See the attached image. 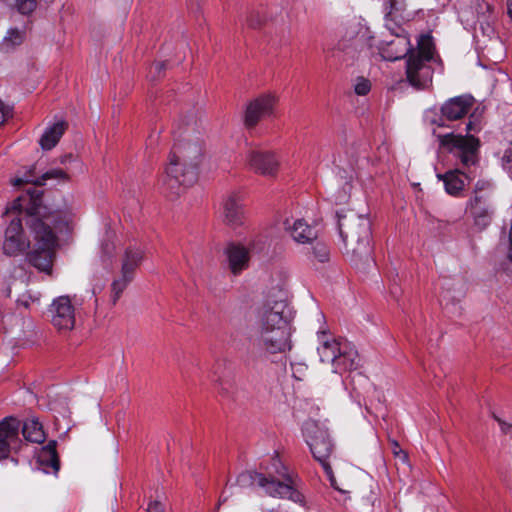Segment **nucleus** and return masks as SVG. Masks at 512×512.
Instances as JSON below:
<instances>
[{"label": "nucleus", "mask_w": 512, "mask_h": 512, "mask_svg": "<svg viewBox=\"0 0 512 512\" xmlns=\"http://www.w3.org/2000/svg\"><path fill=\"white\" fill-rule=\"evenodd\" d=\"M61 219L62 213L54 204L52 194L34 189V268L49 276L58 247L54 228Z\"/></svg>", "instance_id": "1"}, {"label": "nucleus", "mask_w": 512, "mask_h": 512, "mask_svg": "<svg viewBox=\"0 0 512 512\" xmlns=\"http://www.w3.org/2000/svg\"><path fill=\"white\" fill-rule=\"evenodd\" d=\"M202 157L203 148L200 141L185 138L175 143L165 174L161 178L163 192L167 196H178L183 187L192 185L197 180Z\"/></svg>", "instance_id": "2"}, {"label": "nucleus", "mask_w": 512, "mask_h": 512, "mask_svg": "<svg viewBox=\"0 0 512 512\" xmlns=\"http://www.w3.org/2000/svg\"><path fill=\"white\" fill-rule=\"evenodd\" d=\"M339 233L344 243L345 253L351 261L370 263L372 257L371 222L367 216L353 211L337 212Z\"/></svg>", "instance_id": "3"}, {"label": "nucleus", "mask_w": 512, "mask_h": 512, "mask_svg": "<svg viewBox=\"0 0 512 512\" xmlns=\"http://www.w3.org/2000/svg\"><path fill=\"white\" fill-rule=\"evenodd\" d=\"M273 472L267 475L255 471H244L237 477V484L242 488L261 487L271 497L287 498L301 502L302 495L295 487V480L287 467L276 456L272 459Z\"/></svg>", "instance_id": "4"}, {"label": "nucleus", "mask_w": 512, "mask_h": 512, "mask_svg": "<svg viewBox=\"0 0 512 512\" xmlns=\"http://www.w3.org/2000/svg\"><path fill=\"white\" fill-rule=\"evenodd\" d=\"M16 213L5 232L3 243L4 253L10 256H17L25 253L30 247L29 239L23 233L22 222L27 227H32V192L30 189L25 194L18 196L6 213Z\"/></svg>", "instance_id": "5"}, {"label": "nucleus", "mask_w": 512, "mask_h": 512, "mask_svg": "<svg viewBox=\"0 0 512 512\" xmlns=\"http://www.w3.org/2000/svg\"><path fill=\"white\" fill-rule=\"evenodd\" d=\"M435 46L432 36L420 35L417 48L406 59L405 80L415 90L423 91L432 87L434 69L431 61L434 57Z\"/></svg>", "instance_id": "6"}, {"label": "nucleus", "mask_w": 512, "mask_h": 512, "mask_svg": "<svg viewBox=\"0 0 512 512\" xmlns=\"http://www.w3.org/2000/svg\"><path fill=\"white\" fill-rule=\"evenodd\" d=\"M303 434L313 457L322 465L331 486L336 490L342 491L341 488L338 487L332 468L328 463V458L334 448L328 430L320 427L314 421H309L304 424Z\"/></svg>", "instance_id": "7"}, {"label": "nucleus", "mask_w": 512, "mask_h": 512, "mask_svg": "<svg viewBox=\"0 0 512 512\" xmlns=\"http://www.w3.org/2000/svg\"><path fill=\"white\" fill-rule=\"evenodd\" d=\"M439 142L457 158L464 168L470 169L479 162L480 141L473 135L447 133L439 135Z\"/></svg>", "instance_id": "8"}, {"label": "nucleus", "mask_w": 512, "mask_h": 512, "mask_svg": "<svg viewBox=\"0 0 512 512\" xmlns=\"http://www.w3.org/2000/svg\"><path fill=\"white\" fill-rule=\"evenodd\" d=\"M291 311L285 300L268 298L256 313L258 329H290Z\"/></svg>", "instance_id": "9"}, {"label": "nucleus", "mask_w": 512, "mask_h": 512, "mask_svg": "<svg viewBox=\"0 0 512 512\" xmlns=\"http://www.w3.org/2000/svg\"><path fill=\"white\" fill-rule=\"evenodd\" d=\"M290 329H258L255 344L269 354L285 353L291 350Z\"/></svg>", "instance_id": "10"}, {"label": "nucleus", "mask_w": 512, "mask_h": 512, "mask_svg": "<svg viewBox=\"0 0 512 512\" xmlns=\"http://www.w3.org/2000/svg\"><path fill=\"white\" fill-rule=\"evenodd\" d=\"M51 323L60 332L71 331L75 327V307L68 295L55 298L49 308Z\"/></svg>", "instance_id": "11"}, {"label": "nucleus", "mask_w": 512, "mask_h": 512, "mask_svg": "<svg viewBox=\"0 0 512 512\" xmlns=\"http://www.w3.org/2000/svg\"><path fill=\"white\" fill-rule=\"evenodd\" d=\"M249 168L256 174L265 177H275L280 167V161L273 151L252 149L246 156Z\"/></svg>", "instance_id": "12"}, {"label": "nucleus", "mask_w": 512, "mask_h": 512, "mask_svg": "<svg viewBox=\"0 0 512 512\" xmlns=\"http://www.w3.org/2000/svg\"><path fill=\"white\" fill-rule=\"evenodd\" d=\"M466 211L479 230L486 229L492 222L495 206L490 196H471L466 204Z\"/></svg>", "instance_id": "13"}, {"label": "nucleus", "mask_w": 512, "mask_h": 512, "mask_svg": "<svg viewBox=\"0 0 512 512\" xmlns=\"http://www.w3.org/2000/svg\"><path fill=\"white\" fill-rule=\"evenodd\" d=\"M20 427L21 422L12 416L0 422V460L7 458L12 450L20 447Z\"/></svg>", "instance_id": "14"}, {"label": "nucleus", "mask_w": 512, "mask_h": 512, "mask_svg": "<svg viewBox=\"0 0 512 512\" xmlns=\"http://www.w3.org/2000/svg\"><path fill=\"white\" fill-rule=\"evenodd\" d=\"M275 103L276 98L271 94L261 95L249 102L244 115L245 126L252 128L256 126L263 117L272 114Z\"/></svg>", "instance_id": "15"}, {"label": "nucleus", "mask_w": 512, "mask_h": 512, "mask_svg": "<svg viewBox=\"0 0 512 512\" xmlns=\"http://www.w3.org/2000/svg\"><path fill=\"white\" fill-rule=\"evenodd\" d=\"M221 217L225 224L233 228L244 223L243 198L239 192H231L223 198Z\"/></svg>", "instance_id": "16"}, {"label": "nucleus", "mask_w": 512, "mask_h": 512, "mask_svg": "<svg viewBox=\"0 0 512 512\" xmlns=\"http://www.w3.org/2000/svg\"><path fill=\"white\" fill-rule=\"evenodd\" d=\"M37 462V469L44 474L57 476L60 471V457L57 452V441L49 440L43 445L34 456Z\"/></svg>", "instance_id": "17"}, {"label": "nucleus", "mask_w": 512, "mask_h": 512, "mask_svg": "<svg viewBox=\"0 0 512 512\" xmlns=\"http://www.w3.org/2000/svg\"><path fill=\"white\" fill-rule=\"evenodd\" d=\"M474 104L470 95H461L448 99L441 106V116L448 121H456L468 114Z\"/></svg>", "instance_id": "18"}, {"label": "nucleus", "mask_w": 512, "mask_h": 512, "mask_svg": "<svg viewBox=\"0 0 512 512\" xmlns=\"http://www.w3.org/2000/svg\"><path fill=\"white\" fill-rule=\"evenodd\" d=\"M415 51L408 36L396 33L395 37L381 48V55L387 61H396L405 57L407 59Z\"/></svg>", "instance_id": "19"}, {"label": "nucleus", "mask_w": 512, "mask_h": 512, "mask_svg": "<svg viewBox=\"0 0 512 512\" xmlns=\"http://www.w3.org/2000/svg\"><path fill=\"white\" fill-rule=\"evenodd\" d=\"M229 271L237 276L249 267V250L239 244L230 243L224 249Z\"/></svg>", "instance_id": "20"}, {"label": "nucleus", "mask_w": 512, "mask_h": 512, "mask_svg": "<svg viewBox=\"0 0 512 512\" xmlns=\"http://www.w3.org/2000/svg\"><path fill=\"white\" fill-rule=\"evenodd\" d=\"M437 177L444 182L447 194L459 197L464 190L466 183H469L474 175L466 173L460 169L449 170L444 174H438Z\"/></svg>", "instance_id": "21"}, {"label": "nucleus", "mask_w": 512, "mask_h": 512, "mask_svg": "<svg viewBox=\"0 0 512 512\" xmlns=\"http://www.w3.org/2000/svg\"><path fill=\"white\" fill-rule=\"evenodd\" d=\"M360 358L355 347L347 341L333 364L334 372L354 371L359 368Z\"/></svg>", "instance_id": "22"}, {"label": "nucleus", "mask_w": 512, "mask_h": 512, "mask_svg": "<svg viewBox=\"0 0 512 512\" xmlns=\"http://www.w3.org/2000/svg\"><path fill=\"white\" fill-rule=\"evenodd\" d=\"M286 230L291 238L299 244H313L317 240V231L303 219H297L292 225L286 222Z\"/></svg>", "instance_id": "23"}, {"label": "nucleus", "mask_w": 512, "mask_h": 512, "mask_svg": "<svg viewBox=\"0 0 512 512\" xmlns=\"http://www.w3.org/2000/svg\"><path fill=\"white\" fill-rule=\"evenodd\" d=\"M67 128L68 123L64 120L57 121L47 126L38 141L41 149L43 151H50L56 147Z\"/></svg>", "instance_id": "24"}, {"label": "nucleus", "mask_w": 512, "mask_h": 512, "mask_svg": "<svg viewBox=\"0 0 512 512\" xmlns=\"http://www.w3.org/2000/svg\"><path fill=\"white\" fill-rule=\"evenodd\" d=\"M325 337L326 333L322 332L320 336L321 343L317 351L321 362L333 365L339 353H341L344 343H347V341L336 338L325 339Z\"/></svg>", "instance_id": "25"}, {"label": "nucleus", "mask_w": 512, "mask_h": 512, "mask_svg": "<svg viewBox=\"0 0 512 512\" xmlns=\"http://www.w3.org/2000/svg\"><path fill=\"white\" fill-rule=\"evenodd\" d=\"M143 259V250L139 247H128L122 260L121 273L134 277L136 268Z\"/></svg>", "instance_id": "26"}, {"label": "nucleus", "mask_w": 512, "mask_h": 512, "mask_svg": "<svg viewBox=\"0 0 512 512\" xmlns=\"http://www.w3.org/2000/svg\"><path fill=\"white\" fill-rule=\"evenodd\" d=\"M48 181L65 183L70 181L69 174L61 168H52L34 178V189L48 185Z\"/></svg>", "instance_id": "27"}, {"label": "nucleus", "mask_w": 512, "mask_h": 512, "mask_svg": "<svg viewBox=\"0 0 512 512\" xmlns=\"http://www.w3.org/2000/svg\"><path fill=\"white\" fill-rule=\"evenodd\" d=\"M383 6L387 22H400L406 19L404 15L406 10L405 0H384Z\"/></svg>", "instance_id": "28"}, {"label": "nucleus", "mask_w": 512, "mask_h": 512, "mask_svg": "<svg viewBox=\"0 0 512 512\" xmlns=\"http://www.w3.org/2000/svg\"><path fill=\"white\" fill-rule=\"evenodd\" d=\"M25 38L26 33L24 30L17 28L9 29L6 36L0 42V52H12L16 47L20 46L24 42Z\"/></svg>", "instance_id": "29"}, {"label": "nucleus", "mask_w": 512, "mask_h": 512, "mask_svg": "<svg viewBox=\"0 0 512 512\" xmlns=\"http://www.w3.org/2000/svg\"><path fill=\"white\" fill-rule=\"evenodd\" d=\"M133 277L126 276L121 273V277L114 280L111 285V302L113 305L120 299L123 291L126 289L128 284L132 281Z\"/></svg>", "instance_id": "30"}, {"label": "nucleus", "mask_w": 512, "mask_h": 512, "mask_svg": "<svg viewBox=\"0 0 512 512\" xmlns=\"http://www.w3.org/2000/svg\"><path fill=\"white\" fill-rule=\"evenodd\" d=\"M311 245H312V254L315 259H317L319 262H325L328 260L329 250H328V247L324 243L316 240Z\"/></svg>", "instance_id": "31"}, {"label": "nucleus", "mask_w": 512, "mask_h": 512, "mask_svg": "<svg viewBox=\"0 0 512 512\" xmlns=\"http://www.w3.org/2000/svg\"><path fill=\"white\" fill-rule=\"evenodd\" d=\"M472 196L492 197V184L487 180H478L475 184Z\"/></svg>", "instance_id": "32"}, {"label": "nucleus", "mask_w": 512, "mask_h": 512, "mask_svg": "<svg viewBox=\"0 0 512 512\" xmlns=\"http://www.w3.org/2000/svg\"><path fill=\"white\" fill-rule=\"evenodd\" d=\"M46 438L47 434L44 431L42 423L34 418V443L43 444Z\"/></svg>", "instance_id": "33"}, {"label": "nucleus", "mask_w": 512, "mask_h": 512, "mask_svg": "<svg viewBox=\"0 0 512 512\" xmlns=\"http://www.w3.org/2000/svg\"><path fill=\"white\" fill-rule=\"evenodd\" d=\"M355 93L360 96H365L371 90V83L365 78H359L354 87Z\"/></svg>", "instance_id": "34"}, {"label": "nucleus", "mask_w": 512, "mask_h": 512, "mask_svg": "<svg viewBox=\"0 0 512 512\" xmlns=\"http://www.w3.org/2000/svg\"><path fill=\"white\" fill-rule=\"evenodd\" d=\"M16 6L21 14L30 15L32 13V0H16Z\"/></svg>", "instance_id": "35"}, {"label": "nucleus", "mask_w": 512, "mask_h": 512, "mask_svg": "<svg viewBox=\"0 0 512 512\" xmlns=\"http://www.w3.org/2000/svg\"><path fill=\"white\" fill-rule=\"evenodd\" d=\"M502 165L504 168H512V142H510L502 156Z\"/></svg>", "instance_id": "36"}, {"label": "nucleus", "mask_w": 512, "mask_h": 512, "mask_svg": "<svg viewBox=\"0 0 512 512\" xmlns=\"http://www.w3.org/2000/svg\"><path fill=\"white\" fill-rule=\"evenodd\" d=\"M392 452L396 457H399L403 461L407 460V454L401 449L399 443L396 440L390 441Z\"/></svg>", "instance_id": "37"}, {"label": "nucleus", "mask_w": 512, "mask_h": 512, "mask_svg": "<svg viewBox=\"0 0 512 512\" xmlns=\"http://www.w3.org/2000/svg\"><path fill=\"white\" fill-rule=\"evenodd\" d=\"M261 22H262V19L259 16V14L254 13V12H251L249 14V16H247V19H246L247 25L251 28H256V27L260 26Z\"/></svg>", "instance_id": "38"}, {"label": "nucleus", "mask_w": 512, "mask_h": 512, "mask_svg": "<svg viewBox=\"0 0 512 512\" xmlns=\"http://www.w3.org/2000/svg\"><path fill=\"white\" fill-rule=\"evenodd\" d=\"M31 300H32V296L29 293L23 294L21 297H19L17 299L18 308L23 307L25 310H28L30 308Z\"/></svg>", "instance_id": "39"}, {"label": "nucleus", "mask_w": 512, "mask_h": 512, "mask_svg": "<svg viewBox=\"0 0 512 512\" xmlns=\"http://www.w3.org/2000/svg\"><path fill=\"white\" fill-rule=\"evenodd\" d=\"M31 182V174H26L24 177H14L11 179V184L14 187H20L23 184H29Z\"/></svg>", "instance_id": "40"}, {"label": "nucleus", "mask_w": 512, "mask_h": 512, "mask_svg": "<svg viewBox=\"0 0 512 512\" xmlns=\"http://www.w3.org/2000/svg\"><path fill=\"white\" fill-rule=\"evenodd\" d=\"M494 419L498 422L502 433H504V434L512 433V424L503 421L502 419H500L497 416H494Z\"/></svg>", "instance_id": "41"}, {"label": "nucleus", "mask_w": 512, "mask_h": 512, "mask_svg": "<svg viewBox=\"0 0 512 512\" xmlns=\"http://www.w3.org/2000/svg\"><path fill=\"white\" fill-rule=\"evenodd\" d=\"M355 378L358 379V381H362L364 382L365 384L367 385H370L369 383V380L367 377H365L364 375H362L361 373H357L355 376L352 377V381H351V384L353 386V390L357 393V394H360V392L358 391V388L355 386Z\"/></svg>", "instance_id": "42"}, {"label": "nucleus", "mask_w": 512, "mask_h": 512, "mask_svg": "<svg viewBox=\"0 0 512 512\" xmlns=\"http://www.w3.org/2000/svg\"><path fill=\"white\" fill-rule=\"evenodd\" d=\"M147 512H163V506L158 501L151 502L148 505Z\"/></svg>", "instance_id": "43"}, {"label": "nucleus", "mask_w": 512, "mask_h": 512, "mask_svg": "<svg viewBox=\"0 0 512 512\" xmlns=\"http://www.w3.org/2000/svg\"><path fill=\"white\" fill-rule=\"evenodd\" d=\"M481 129L480 127V124L478 122H474V121H469L467 124H466V131L469 133V132H479Z\"/></svg>", "instance_id": "44"}, {"label": "nucleus", "mask_w": 512, "mask_h": 512, "mask_svg": "<svg viewBox=\"0 0 512 512\" xmlns=\"http://www.w3.org/2000/svg\"><path fill=\"white\" fill-rule=\"evenodd\" d=\"M22 434L27 442L32 441V432L29 430L27 423H23L22 425Z\"/></svg>", "instance_id": "45"}, {"label": "nucleus", "mask_w": 512, "mask_h": 512, "mask_svg": "<svg viewBox=\"0 0 512 512\" xmlns=\"http://www.w3.org/2000/svg\"><path fill=\"white\" fill-rule=\"evenodd\" d=\"M7 109L2 100L0 99V125H2L6 119L7 116Z\"/></svg>", "instance_id": "46"}, {"label": "nucleus", "mask_w": 512, "mask_h": 512, "mask_svg": "<svg viewBox=\"0 0 512 512\" xmlns=\"http://www.w3.org/2000/svg\"><path fill=\"white\" fill-rule=\"evenodd\" d=\"M113 250H114V246L112 244L106 243V244L102 245V251L108 257H110L112 255Z\"/></svg>", "instance_id": "47"}, {"label": "nucleus", "mask_w": 512, "mask_h": 512, "mask_svg": "<svg viewBox=\"0 0 512 512\" xmlns=\"http://www.w3.org/2000/svg\"><path fill=\"white\" fill-rule=\"evenodd\" d=\"M73 159V155L68 153V154H64V155H61L59 158H58V162L62 165H65L66 163H68L69 161H71Z\"/></svg>", "instance_id": "48"}, {"label": "nucleus", "mask_w": 512, "mask_h": 512, "mask_svg": "<svg viewBox=\"0 0 512 512\" xmlns=\"http://www.w3.org/2000/svg\"><path fill=\"white\" fill-rule=\"evenodd\" d=\"M152 69H154L158 74H160L165 69V64L163 62H157L153 64Z\"/></svg>", "instance_id": "49"}, {"label": "nucleus", "mask_w": 512, "mask_h": 512, "mask_svg": "<svg viewBox=\"0 0 512 512\" xmlns=\"http://www.w3.org/2000/svg\"><path fill=\"white\" fill-rule=\"evenodd\" d=\"M390 293L394 297H397L400 294V288L397 285H393L392 287H390Z\"/></svg>", "instance_id": "50"}, {"label": "nucleus", "mask_w": 512, "mask_h": 512, "mask_svg": "<svg viewBox=\"0 0 512 512\" xmlns=\"http://www.w3.org/2000/svg\"><path fill=\"white\" fill-rule=\"evenodd\" d=\"M507 15L508 17H512V3L508 4Z\"/></svg>", "instance_id": "51"}, {"label": "nucleus", "mask_w": 512, "mask_h": 512, "mask_svg": "<svg viewBox=\"0 0 512 512\" xmlns=\"http://www.w3.org/2000/svg\"><path fill=\"white\" fill-rule=\"evenodd\" d=\"M26 257H27L28 259H30V253H27V254H26Z\"/></svg>", "instance_id": "52"}]
</instances>
